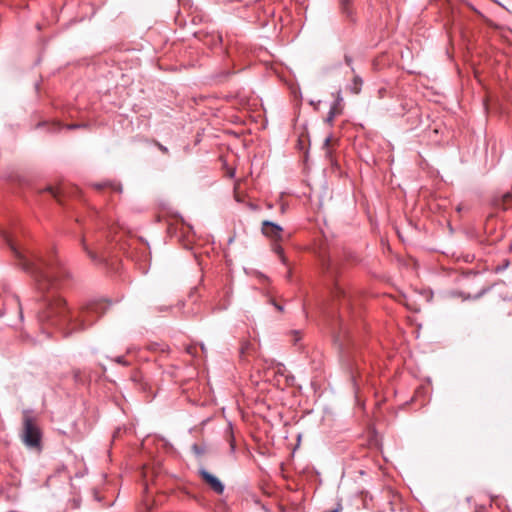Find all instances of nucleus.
<instances>
[{
    "mask_svg": "<svg viewBox=\"0 0 512 512\" xmlns=\"http://www.w3.org/2000/svg\"><path fill=\"white\" fill-rule=\"evenodd\" d=\"M2 237L18 265L33 277L37 291L42 294L37 312V320L41 326L57 327L63 331L64 336H69L91 326L105 313L106 304L93 301L74 314L66 301L57 294L68 277L65 268L58 261L46 260L34 251L19 246L8 232H3Z\"/></svg>",
    "mask_w": 512,
    "mask_h": 512,
    "instance_id": "nucleus-1",
    "label": "nucleus"
},
{
    "mask_svg": "<svg viewBox=\"0 0 512 512\" xmlns=\"http://www.w3.org/2000/svg\"><path fill=\"white\" fill-rule=\"evenodd\" d=\"M325 270L332 284L331 296L333 302L339 307V332L336 335L335 340L339 342L341 346H344L349 333L346 315L350 313L351 296L347 292V283L338 278V263L328 261Z\"/></svg>",
    "mask_w": 512,
    "mask_h": 512,
    "instance_id": "nucleus-2",
    "label": "nucleus"
},
{
    "mask_svg": "<svg viewBox=\"0 0 512 512\" xmlns=\"http://www.w3.org/2000/svg\"><path fill=\"white\" fill-rule=\"evenodd\" d=\"M22 442L29 448L39 449L41 446L42 432L37 420L30 411L23 412Z\"/></svg>",
    "mask_w": 512,
    "mask_h": 512,
    "instance_id": "nucleus-3",
    "label": "nucleus"
},
{
    "mask_svg": "<svg viewBox=\"0 0 512 512\" xmlns=\"http://www.w3.org/2000/svg\"><path fill=\"white\" fill-rule=\"evenodd\" d=\"M80 244L83 251L94 264L100 265L105 262V257L101 253L102 245L98 240L90 242L86 236H81Z\"/></svg>",
    "mask_w": 512,
    "mask_h": 512,
    "instance_id": "nucleus-4",
    "label": "nucleus"
},
{
    "mask_svg": "<svg viewBox=\"0 0 512 512\" xmlns=\"http://www.w3.org/2000/svg\"><path fill=\"white\" fill-rule=\"evenodd\" d=\"M261 231L266 237L272 240L282 239L283 228L272 221L264 220L262 222Z\"/></svg>",
    "mask_w": 512,
    "mask_h": 512,
    "instance_id": "nucleus-5",
    "label": "nucleus"
},
{
    "mask_svg": "<svg viewBox=\"0 0 512 512\" xmlns=\"http://www.w3.org/2000/svg\"><path fill=\"white\" fill-rule=\"evenodd\" d=\"M199 474L215 493L220 495L224 492V485L216 476L205 469H200Z\"/></svg>",
    "mask_w": 512,
    "mask_h": 512,
    "instance_id": "nucleus-6",
    "label": "nucleus"
},
{
    "mask_svg": "<svg viewBox=\"0 0 512 512\" xmlns=\"http://www.w3.org/2000/svg\"><path fill=\"white\" fill-rule=\"evenodd\" d=\"M492 204L494 207L507 210L512 207V193L506 192L502 195L494 196L492 200Z\"/></svg>",
    "mask_w": 512,
    "mask_h": 512,
    "instance_id": "nucleus-7",
    "label": "nucleus"
},
{
    "mask_svg": "<svg viewBox=\"0 0 512 512\" xmlns=\"http://www.w3.org/2000/svg\"><path fill=\"white\" fill-rule=\"evenodd\" d=\"M341 101H342V97L340 95V92H338L337 99L333 103V105L330 107V110H329L328 115L326 117V122L327 123L332 124L335 116L340 113V110H339L338 107H339V104H340Z\"/></svg>",
    "mask_w": 512,
    "mask_h": 512,
    "instance_id": "nucleus-8",
    "label": "nucleus"
},
{
    "mask_svg": "<svg viewBox=\"0 0 512 512\" xmlns=\"http://www.w3.org/2000/svg\"><path fill=\"white\" fill-rule=\"evenodd\" d=\"M361 86H362V79L359 76H355L353 79V84L351 86V91L354 94H358L361 91Z\"/></svg>",
    "mask_w": 512,
    "mask_h": 512,
    "instance_id": "nucleus-9",
    "label": "nucleus"
},
{
    "mask_svg": "<svg viewBox=\"0 0 512 512\" xmlns=\"http://www.w3.org/2000/svg\"><path fill=\"white\" fill-rule=\"evenodd\" d=\"M273 251L279 256L281 262L286 265V257L284 255V250L279 244L273 245Z\"/></svg>",
    "mask_w": 512,
    "mask_h": 512,
    "instance_id": "nucleus-10",
    "label": "nucleus"
},
{
    "mask_svg": "<svg viewBox=\"0 0 512 512\" xmlns=\"http://www.w3.org/2000/svg\"><path fill=\"white\" fill-rule=\"evenodd\" d=\"M116 363L120 364V365H123V366H128L129 365V362L125 359L124 356H118L116 358L113 359Z\"/></svg>",
    "mask_w": 512,
    "mask_h": 512,
    "instance_id": "nucleus-11",
    "label": "nucleus"
},
{
    "mask_svg": "<svg viewBox=\"0 0 512 512\" xmlns=\"http://www.w3.org/2000/svg\"><path fill=\"white\" fill-rule=\"evenodd\" d=\"M340 2H341V7H342L343 12L349 16L350 11L348 10V7H347L349 0H340Z\"/></svg>",
    "mask_w": 512,
    "mask_h": 512,
    "instance_id": "nucleus-12",
    "label": "nucleus"
},
{
    "mask_svg": "<svg viewBox=\"0 0 512 512\" xmlns=\"http://www.w3.org/2000/svg\"><path fill=\"white\" fill-rule=\"evenodd\" d=\"M155 145L158 147V149H159L161 152H163V153H165V154H167V153H168V148H167L166 146L162 145L160 142L155 141Z\"/></svg>",
    "mask_w": 512,
    "mask_h": 512,
    "instance_id": "nucleus-13",
    "label": "nucleus"
},
{
    "mask_svg": "<svg viewBox=\"0 0 512 512\" xmlns=\"http://www.w3.org/2000/svg\"><path fill=\"white\" fill-rule=\"evenodd\" d=\"M292 335L294 336L293 342L294 344H297L298 341L301 339V335L299 331H292Z\"/></svg>",
    "mask_w": 512,
    "mask_h": 512,
    "instance_id": "nucleus-14",
    "label": "nucleus"
},
{
    "mask_svg": "<svg viewBox=\"0 0 512 512\" xmlns=\"http://www.w3.org/2000/svg\"><path fill=\"white\" fill-rule=\"evenodd\" d=\"M270 302H271V304H273V305H274V307H275L278 311L282 312V311L284 310L283 306H281V305L277 304L273 299H270Z\"/></svg>",
    "mask_w": 512,
    "mask_h": 512,
    "instance_id": "nucleus-15",
    "label": "nucleus"
},
{
    "mask_svg": "<svg viewBox=\"0 0 512 512\" xmlns=\"http://www.w3.org/2000/svg\"><path fill=\"white\" fill-rule=\"evenodd\" d=\"M344 60H345V63H346L348 66H351V65H352V57H351V56H349V55H345Z\"/></svg>",
    "mask_w": 512,
    "mask_h": 512,
    "instance_id": "nucleus-16",
    "label": "nucleus"
},
{
    "mask_svg": "<svg viewBox=\"0 0 512 512\" xmlns=\"http://www.w3.org/2000/svg\"><path fill=\"white\" fill-rule=\"evenodd\" d=\"M15 301H16V303L18 305V308H19V317L22 319L23 318V312H22L20 303H19L18 299H15Z\"/></svg>",
    "mask_w": 512,
    "mask_h": 512,
    "instance_id": "nucleus-17",
    "label": "nucleus"
},
{
    "mask_svg": "<svg viewBox=\"0 0 512 512\" xmlns=\"http://www.w3.org/2000/svg\"><path fill=\"white\" fill-rule=\"evenodd\" d=\"M47 191H49L50 193H52V195L56 198L57 197V193L56 191L52 188V187H47Z\"/></svg>",
    "mask_w": 512,
    "mask_h": 512,
    "instance_id": "nucleus-18",
    "label": "nucleus"
},
{
    "mask_svg": "<svg viewBox=\"0 0 512 512\" xmlns=\"http://www.w3.org/2000/svg\"><path fill=\"white\" fill-rule=\"evenodd\" d=\"M105 186H106V184H105V183H103V184L98 183V184H95V185H94V187H95L96 189H98V190H100V189L104 188Z\"/></svg>",
    "mask_w": 512,
    "mask_h": 512,
    "instance_id": "nucleus-19",
    "label": "nucleus"
},
{
    "mask_svg": "<svg viewBox=\"0 0 512 512\" xmlns=\"http://www.w3.org/2000/svg\"><path fill=\"white\" fill-rule=\"evenodd\" d=\"M330 141H331V137H327L325 140H324V146H329L330 144Z\"/></svg>",
    "mask_w": 512,
    "mask_h": 512,
    "instance_id": "nucleus-20",
    "label": "nucleus"
},
{
    "mask_svg": "<svg viewBox=\"0 0 512 512\" xmlns=\"http://www.w3.org/2000/svg\"><path fill=\"white\" fill-rule=\"evenodd\" d=\"M78 127H81V125L79 124H73V125H69L67 126L68 129H75V128H78Z\"/></svg>",
    "mask_w": 512,
    "mask_h": 512,
    "instance_id": "nucleus-21",
    "label": "nucleus"
},
{
    "mask_svg": "<svg viewBox=\"0 0 512 512\" xmlns=\"http://www.w3.org/2000/svg\"><path fill=\"white\" fill-rule=\"evenodd\" d=\"M340 508H335L332 510L324 511V512H339Z\"/></svg>",
    "mask_w": 512,
    "mask_h": 512,
    "instance_id": "nucleus-22",
    "label": "nucleus"
},
{
    "mask_svg": "<svg viewBox=\"0 0 512 512\" xmlns=\"http://www.w3.org/2000/svg\"><path fill=\"white\" fill-rule=\"evenodd\" d=\"M167 310V307H160L159 311Z\"/></svg>",
    "mask_w": 512,
    "mask_h": 512,
    "instance_id": "nucleus-23",
    "label": "nucleus"
},
{
    "mask_svg": "<svg viewBox=\"0 0 512 512\" xmlns=\"http://www.w3.org/2000/svg\"><path fill=\"white\" fill-rule=\"evenodd\" d=\"M167 310V307H160L159 311Z\"/></svg>",
    "mask_w": 512,
    "mask_h": 512,
    "instance_id": "nucleus-24",
    "label": "nucleus"
},
{
    "mask_svg": "<svg viewBox=\"0 0 512 512\" xmlns=\"http://www.w3.org/2000/svg\"><path fill=\"white\" fill-rule=\"evenodd\" d=\"M290 277H291V273H290V272H288V274H287V278H290Z\"/></svg>",
    "mask_w": 512,
    "mask_h": 512,
    "instance_id": "nucleus-25",
    "label": "nucleus"
}]
</instances>
